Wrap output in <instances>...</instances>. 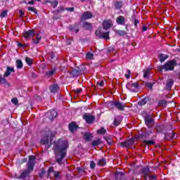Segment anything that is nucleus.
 Instances as JSON below:
<instances>
[{
    "mask_svg": "<svg viewBox=\"0 0 180 180\" xmlns=\"http://www.w3.org/2000/svg\"><path fill=\"white\" fill-rule=\"evenodd\" d=\"M151 134H153V131H148L143 133L144 139H148Z\"/></svg>",
    "mask_w": 180,
    "mask_h": 180,
    "instance_id": "obj_44",
    "label": "nucleus"
},
{
    "mask_svg": "<svg viewBox=\"0 0 180 180\" xmlns=\"http://www.w3.org/2000/svg\"><path fill=\"white\" fill-rule=\"evenodd\" d=\"M98 134H106V129H103V127H101L100 129L97 131Z\"/></svg>",
    "mask_w": 180,
    "mask_h": 180,
    "instance_id": "obj_46",
    "label": "nucleus"
},
{
    "mask_svg": "<svg viewBox=\"0 0 180 180\" xmlns=\"http://www.w3.org/2000/svg\"><path fill=\"white\" fill-rule=\"evenodd\" d=\"M95 35L97 37V39H101V36L102 35V34H101V30H96Z\"/></svg>",
    "mask_w": 180,
    "mask_h": 180,
    "instance_id": "obj_51",
    "label": "nucleus"
},
{
    "mask_svg": "<svg viewBox=\"0 0 180 180\" xmlns=\"http://www.w3.org/2000/svg\"><path fill=\"white\" fill-rule=\"evenodd\" d=\"M173 139H178V136H175V133L172 131H169L165 133V140H173Z\"/></svg>",
    "mask_w": 180,
    "mask_h": 180,
    "instance_id": "obj_12",
    "label": "nucleus"
},
{
    "mask_svg": "<svg viewBox=\"0 0 180 180\" xmlns=\"http://www.w3.org/2000/svg\"><path fill=\"white\" fill-rule=\"evenodd\" d=\"M143 144H146L147 146H154V144H155V141L144 140Z\"/></svg>",
    "mask_w": 180,
    "mask_h": 180,
    "instance_id": "obj_42",
    "label": "nucleus"
},
{
    "mask_svg": "<svg viewBox=\"0 0 180 180\" xmlns=\"http://www.w3.org/2000/svg\"><path fill=\"white\" fill-rule=\"evenodd\" d=\"M57 116H58V112L56 111V110H51V111L46 112V117L48 119H49V120H54Z\"/></svg>",
    "mask_w": 180,
    "mask_h": 180,
    "instance_id": "obj_11",
    "label": "nucleus"
},
{
    "mask_svg": "<svg viewBox=\"0 0 180 180\" xmlns=\"http://www.w3.org/2000/svg\"><path fill=\"white\" fill-rule=\"evenodd\" d=\"M168 103L165 100H160L158 102L159 106H167Z\"/></svg>",
    "mask_w": 180,
    "mask_h": 180,
    "instance_id": "obj_43",
    "label": "nucleus"
},
{
    "mask_svg": "<svg viewBox=\"0 0 180 180\" xmlns=\"http://www.w3.org/2000/svg\"><path fill=\"white\" fill-rule=\"evenodd\" d=\"M28 11H30V12H34V13H35V15H37V9H36L33 7H28Z\"/></svg>",
    "mask_w": 180,
    "mask_h": 180,
    "instance_id": "obj_53",
    "label": "nucleus"
},
{
    "mask_svg": "<svg viewBox=\"0 0 180 180\" xmlns=\"http://www.w3.org/2000/svg\"><path fill=\"white\" fill-rule=\"evenodd\" d=\"M84 139L86 141L89 142L94 139V135L89 132H85L84 134Z\"/></svg>",
    "mask_w": 180,
    "mask_h": 180,
    "instance_id": "obj_21",
    "label": "nucleus"
},
{
    "mask_svg": "<svg viewBox=\"0 0 180 180\" xmlns=\"http://www.w3.org/2000/svg\"><path fill=\"white\" fill-rule=\"evenodd\" d=\"M121 123H122V120H119L117 118H115L114 119L113 124L116 127H117V126L120 125Z\"/></svg>",
    "mask_w": 180,
    "mask_h": 180,
    "instance_id": "obj_41",
    "label": "nucleus"
},
{
    "mask_svg": "<svg viewBox=\"0 0 180 180\" xmlns=\"http://www.w3.org/2000/svg\"><path fill=\"white\" fill-rule=\"evenodd\" d=\"M151 179L155 180V179H157V176H155L154 175L148 176L147 180H151Z\"/></svg>",
    "mask_w": 180,
    "mask_h": 180,
    "instance_id": "obj_61",
    "label": "nucleus"
},
{
    "mask_svg": "<svg viewBox=\"0 0 180 180\" xmlns=\"http://www.w3.org/2000/svg\"><path fill=\"white\" fill-rule=\"evenodd\" d=\"M110 108L111 109H117V110H121V112L124 111V103L120 101H109Z\"/></svg>",
    "mask_w": 180,
    "mask_h": 180,
    "instance_id": "obj_3",
    "label": "nucleus"
},
{
    "mask_svg": "<svg viewBox=\"0 0 180 180\" xmlns=\"http://www.w3.org/2000/svg\"><path fill=\"white\" fill-rule=\"evenodd\" d=\"M104 140H105V141L107 142L108 145L110 147V146H112V144H113V141L108 136H104Z\"/></svg>",
    "mask_w": 180,
    "mask_h": 180,
    "instance_id": "obj_39",
    "label": "nucleus"
},
{
    "mask_svg": "<svg viewBox=\"0 0 180 180\" xmlns=\"http://www.w3.org/2000/svg\"><path fill=\"white\" fill-rule=\"evenodd\" d=\"M101 144H102V140H101V139H97L91 143L92 147H98V146H101Z\"/></svg>",
    "mask_w": 180,
    "mask_h": 180,
    "instance_id": "obj_32",
    "label": "nucleus"
},
{
    "mask_svg": "<svg viewBox=\"0 0 180 180\" xmlns=\"http://www.w3.org/2000/svg\"><path fill=\"white\" fill-rule=\"evenodd\" d=\"M136 139H144V133L143 134H139L136 136Z\"/></svg>",
    "mask_w": 180,
    "mask_h": 180,
    "instance_id": "obj_60",
    "label": "nucleus"
},
{
    "mask_svg": "<svg viewBox=\"0 0 180 180\" xmlns=\"http://www.w3.org/2000/svg\"><path fill=\"white\" fill-rule=\"evenodd\" d=\"M44 174H46V171H44V169H42L41 172L39 174V177L41 179L44 178Z\"/></svg>",
    "mask_w": 180,
    "mask_h": 180,
    "instance_id": "obj_55",
    "label": "nucleus"
},
{
    "mask_svg": "<svg viewBox=\"0 0 180 180\" xmlns=\"http://www.w3.org/2000/svg\"><path fill=\"white\" fill-rule=\"evenodd\" d=\"M114 6L115 9H116L117 11L119 9H122V8L124 6V2H123V1H115L114 2Z\"/></svg>",
    "mask_w": 180,
    "mask_h": 180,
    "instance_id": "obj_17",
    "label": "nucleus"
},
{
    "mask_svg": "<svg viewBox=\"0 0 180 180\" xmlns=\"http://www.w3.org/2000/svg\"><path fill=\"white\" fill-rule=\"evenodd\" d=\"M51 6H53V8H57L58 6V1L57 0L54 1H50Z\"/></svg>",
    "mask_w": 180,
    "mask_h": 180,
    "instance_id": "obj_47",
    "label": "nucleus"
},
{
    "mask_svg": "<svg viewBox=\"0 0 180 180\" xmlns=\"http://www.w3.org/2000/svg\"><path fill=\"white\" fill-rule=\"evenodd\" d=\"M141 174H142V175H143V178L147 180L148 176L151 174V170H150V167H142L141 169Z\"/></svg>",
    "mask_w": 180,
    "mask_h": 180,
    "instance_id": "obj_9",
    "label": "nucleus"
},
{
    "mask_svg": "<svg viewBox=\"0 0 180 180\" xmlns=\"http://www.w3.org/2000/svg\"><path fill=\"white\" fill-rule=\"evenodd\" d=\"M34 162H32V161H28L27 164V169L30 172H32V171H33V169H34Z\"/></svg>",
    "mask_w": 180,
    "mask_h": 180,
    "instance_id": "obj_29",
    "label": "nucleus"
},
{
    "mask_svg": "<svg viewBox=\"0 0 180 180\" xmlns=\"http://www.w3.org/2000/svg\"><path fill=\"white\" fill-rule=\"evenodd\" d=\"M174 85V79H169L167 80L166 83V91H171V89L172 88V86Z\"/></svg>",
    "mask_w": 180,
    "mask_h": 180,
    "instance_id": "obj_19",
    "label": "nucleus"
},
{
    "mask_svg": "<svg viewBox=\"0 0 180 180\" xmlns=\"http://www.w3.org/2000/svg\"><path fill=\"white\" fill-rule=\"evenodd\" d=\"M115 180H127L124 172H116L114 174Z\"/></svg>",
    "mask_w": 180,
    "mask_h": 180,
    "instance_id": "obj_8",
    "label": "nucleus"
},
{
    "mask_svg": "<svg viewBox=\"0 0 180 180\" xmlns=\"http://www.w3.org/2000/svg\"><path fill=\"white\" fill-rule=\"evenodd\" d=\"M78 127V125H77L75 122H71L70 124H69V130L71 133H74V131H75V130H77Z\"/></svg>",
    "mask_w": 180,
    "mask_h": 180,
    "instance_id": "obj_22",
    "label": "nucleus"
},
{
    "mask_svg": "<svg viewBox=\"0 0 180 180\" xmlns=\"http://www.w3.org/2000/svg\"><path fill=\"white\" fill-rule=\"evenodd\" d=\"M144 121L148 127H150V124H151V123H154V119H153L150 115H147L144 117Z\"/></svg>",
    "mask_w": 180,
    "mask_h": 180,
    "instance_id": "obj_16",
    "label": "nucleus"
},
{
    "mask_svg": "<svg viewBox=\"0 0 180 180\" xmlns=\"http://www.w3.org/2000/svg\"><path fill=\"white\" fill-rule=\"evenodd\" d=\"M85 71V66L80 65L77 67V68L73 69L72 71L69 72V74L70 77H72V78L75 77H79V75H81L82 72Z\"/></svg>",
    "mask_w": 180,
    "mask_h": 180,
    "instance_id": "obj_4",
    "label": "nucleus"
},
{
    "mask_svg": "<svg viewBox=\"0 0 180 180\" xmlns=\"http://www.w3.org/2000/svg\"><path fill=\"white\" fill-rule=\"evenodd\" d=\"M150 75V70L148 69L143 70V78H148Z\"/></svg>",
    "mask_w": 180,
    "mask_h": 180,
    "instance_id": "obj_48",
    "label": "nucleus"
},
{
    "mask_svg": "<svg viewBox=\"0 0 180 180\" xmlns=\"http://www.w3.org/2000/svg\"><path fill=\"white\" fill-rule=\"evenodd\" d=\"M130 75H131V71L130 70H128L127 74H125L124 76L126 77V78H127V79H129V78H130Z\"/></svg>",
    "mask_w": 180,
    "mask_h": 180,
    "instance_id": "obj_58",
    "label": "nucleus"
},
{
    "mask_svg": "<svg viewBox=\"0 0 180 180\" xmlns=\"http://www.w3.org/2000/svg\"><path fill=\"white\" fill-rule=\"evenodd\" d=\"M97 165L98 167H105L106 165V159L105 158L99 159L97 162Z\"/></svg>",
    "mask_w": 180,
    "mask_h": 180,
    "instance_id": "obj_30",
    "label": "nucleus"
},
{
    "mask_svg": "<svg viewBox=\"0 0 180 180\" xmlns=\"http://www.w3.org/2000/svg\"><path fill=\"white\" fill-rule=\"evenodd\" d=\"M50 136L49 135H46L40 141V144L42 146H46L49 144V139Z\"/></svg>",
    "mask_w": 180,
    "mask_h": 180,
    "instance_id": "obj_28",
    "label": "nucleus"
},
{
    "mask_svg": "<svg viewBox=\"0 0 180 180\" xmlns=\"http://www.w3.org/2000/svg\"><path fill=\"white\" fill-rule=\"evenodd\" d=\"M138 103L140 106H144L146 103H151V97L147 96L143 99L139 101Z\"/></svg>",
    "mask_w": 180,
    "mask_h": 180,
    "instance_id": "obj_14",
    "label": "nucleus"
},
{
    "mask_svg": "<svg viewBox=\"0 0 180 180\" xmlns=\"http://www.w3.org/2000/svg\"><path fill=\"white\" fill-rule=\"evenodd\" d=\"M95 167H96V164H95V162L91 161V162H90V168L91 169H94Z\"/></svg>",
    "mask_w": 180,
    "mask_h": 180,
    "instance_id": "obj_57",
    "label": "nucleus"
},
{
    "mask_svg": "<svg viewBox=\"0 0 180 180\" xmlns=\"http://www.w3.org/2000/svg\"><path fill=\"white\" fill-rule=\"evenodd\" d=\"M131 22H132V23H134L135 28H137V25H139L140 23L139 20H137L136 15H134V14H133L131 17Z\"/></svg>",
    "mask_w": 180,
    "mask_h": 180,
    "instance_id": "obj_27",
    "label": "nucleus"
},
{
    "mask_svg": "<svg viewBox=\"0 0 180 180\" xmlns=\"http://www.w3.org/2000/svg\"><path fill=\"white\" fill-rule=\"evenodd\" d=\"M82 27L85 29V30H92L94 27L92 26V23H90L89 22L84 21L82 24Z\"/></svg>",
    "mask_w": 180,
    "mask_h": 180,
    "instance_id": "obj_20",
    "label": "nucleus"
},
{
    "mask_svg": "<svg viewBox=\"0 0 180 180\" xmlns=\"http://www.w3.org/2000/svg\"><path fill=\"white\" fill-rule=\"evenodd\" d=\"M167 58H168V55H164L163 53H160L159 55V59L160 63H164V61H165Z\"/></svg>",
    "mask_w": 180,
    "mask_h": 180,
    "instance_id": "obj_37",
    "label": "nucleus"
},
{
    "mask_svg": "<svg viewBox=\"0 0 180 180\" xmlns=\"http://www.w3.org/2000/svg\"><path fill=\"white\" fill-rule=\"evenodd\" d=\"M69 146L67 141L61 139L54 143L55 159L58 164L61 165L63 160L67 157V150H68Z\"/></svg>",
    "mask_w": 180,
    "mask_h": 180,
    "instance_id": "obj_1",
    "label": "nucleus"
},
{
    "mask_svg": "<svg viewBox=\"0 0 180 180\" xmlns=\"http://www.w3.org/2000/svg\"><path fill=\"white\" fill-rule=\"evenodd\" d=\"M86 60H94V53H92V52H88L86 54Z\"/></svg>",
    "mask_w": 180,
    "mask_h": 180,
    "instance_id": "obj_40",
    "label": "nucleus"
},
{
    "mask_svg": "<svg viewBox=\"0 0 180 180\" xmlns=\"http://www.w3.org/2000/svg\"><path fill=\"white\" fill-rule=\"evenodd\" d=\"M8 16V11H3L0 14V18H5Z\"/></svg>",
    "mask_w": 180,
    "mask_h": 180,
    "instance_id": "obj_50",
    "label": "nucleus"
},
{
    "mask_svg": "<svg viewBox=\"0 0 180 180\" xmlns=\"http://www.w3.org/2000/svg\"><path fill=\"white\" fill-rule=\"evenodd\" d=\"M75 92V94H81V92H82V89H76Z\"/></svg>",
    "mask_w": 180,
    "mask_h": 180,
    "instance_id": "obj_64",
    "label": "nucleus"
},
{
    "mask_svg": "<svg viewBox=\"0 0 180 180\" xmlns=\"http://www.w3.org/2000/svg\"><path fill=\"white\" fill-rule=\"evenodd\" d=\"M70 31L72 33H78L79 32V25L78 23H75L72 25L69 26Z\"/></svg>",
    "mask_w": 180,
    "mask_h": 180,
    "instance_id": "obj_15",
    "label": "nucleus"
},
{
    "mask_svg": "<svg viewBox=\"0 0 180 180\" xmlns=\"http://www.w3.org/2000/svg\"><path fill=\"white\" fill-rule=\"evenodd\" d=\"M131 86H133L134 88L137 89V88H139V84L138 82H134V83L131 84Z\"/></svg>",
    "mask_w": 180,
    "mask_h": 180,
    "instance_id": "obj_59",
    "label": "nucleus"
},
{
    "mask_svg": "<svg viewBox=\"0 0 180 180\" xmlns=\"http://www.w3.org/2000/svg\"><path fill=\"white\" fill-rule=\"evenodd\" d=\"M115 32L118 34V36H126V34H127L126 31L122 30H115Z\"/></svg>",
    "mask_w": 180,
    "mask_h": 180,
    "instance_id": "obj_36",
    "label": "nucleus"
},
{
    "mask_svg": "<svg viewBox=\"0 0 180 180\" xmlns=\"http://www.w3.org/2000/svg\"><path fill=\"white\" fill-rule=\"evenodd\" d=\"M11 102L13 105H18L19 103V100H18L17 98H13L11 99Z\"/></svg>",
    "mask_w": 180,
    "mask_h": 180,
    "instance_id": "obj_54",
    "label": "nucleus"
},
{
    "mask_svg": "<svg viewBox=\"0 0 180 180\" xmlns=\"http://www.w3.org/2000/svg\"><path fill=\"white\" fill-rule=\"evenodd\" d=\"M83 120H85L86 123H87L88 124H92V123L95 122V115L84 113L83 115Z\"/></svg>",
    "mask_w": 180,
    "mask_h": 180,
    "instance_id": "obj_6",
    "label": "nucleus"
},
{
    "mask_svg": "<svg viewBox=\"0 0 180 180\" xmlns=\"http://www.w3.org/2000/svg\"><path fill=\"white\" fill-rule=\"evenodd\" d=\"M165 129V127L164 125L156 126V130L158 133H162V134H164Z\"/></svg>",
    "mask_w": 180,
    "mask_h": 180,
    "instance_id": "obj_34",
    "label": "nucleus"
},
{
    "mask_svg": "<svg viewBox=\"0 0 180 180\" xmlns=\"http://www.w3.org/2000/svg\"><path fill=\"white\" fill-rule=\"evenodd\" d=\"M96 84L98 85V86H103V85H105V82L103 81H101L100 82H97Z\"/></svg>",
    "mask_w": 180,
    "mask_h": 180,
    "instance_id": "obj_62",
    "label": "nucleus"
},
{
    "mask_svg": "<svg viewBox=\"0 0 180 180\" xmlns=\"http://www.w3.org/2000/svg\"><path fill=\"white\" fill-rule=\"evenodd\" d=\"M40 40H41V36L40 34L37 35V43H40Z\"/></svg>",
    "mask_w": 180,
    "mask_h": 180,
    "instance_id": "obj_63",
    "label": "nucleus"
},
{
    "mask_svg": "<svg viewBox=\"0 0 180 180\" xmlns=\"http://www.w3.org/2000/svg\"><path fill=\"white\" fill-rule=\"evenodd\" d=\"M53 176H55L56 179H60V172L57 171L53 172Z\"/></svg>",
    "mask_w": 180,
    "mask_h": 180,
    "instance_id": "obj_52",
    "label": "nucleus"
},
{
    "mask_svg": "<svg viewBox=\"0 0 180 180\" xmlns=\"http://www.w3.org/2000/svg\"><path fill=\"white\" fill-rule=\"evenodd\" d=\"M57 71V68H54L53 69L46 72L45 73L46 77H47V78H51V77H53V75H54V74H56Z\"/></svg>",
    "mask_w": 180,
    "mask_h": 180,
    "instance_id": "obj_26",
    "label": "nucleus"
},
{
    "mask_svg": "<svg viewBox=\"0 0 180 180\" xmlns=\"http://www.w3.org/2000/svg\"><path fill=\"white\" fill-rule=\"evenodd\" d=\"M112 27V24L109 21H104L103 22V29L104 30H108Z\"/></svg>",
    "mask_w": 180,
    "mask_h": 180,
    "instance_id": "obj_31",
    "label": "nucleus"
},
{
    "mask_svg": "<svg viewBox=\"0 0 180 180\" xmlns=\"http://www.w3.org/2000/svg\"><path fill=\"white\" fill-rule=\"evenodd\" d=\"M178 65V63L176 59L168 60L165 64L162 65L158 67V70L160 72H162L164 70L165 72H168L169 71H174L175 67Z\"/></svg>",
    "mask_w": 180,
    "mask_h": 180,
    "instance_id": "obj_2",
    "label": "nucleus"
},
{
    "mask_svg": "<svg viewBox=\"0 0 180 180\" xmlns=\"http://www.w3.org/2000/svg\"><path fill=\"white\" fill-rule=\"evenodd\" d=\"M25 63L27 64V65H29L30 67L31 65H33V59H32L29 57H26Z\"/></svg>",
    "mask_w": 180,
    "mask_h": 180,
    "instance_id": "obj_38",
    "label": "nucleus"
},
{
    "mask_svg": "<svg viewBox=\"0 0 180 180\" xmlns=\"http://www.w3.org/2000/svg\"><path fill=\"white\" fill-rule=\"evenodd\" d=\"M22 36L25 39V40L32 39V37H33L34 36V30H30L28 31H24L22 33Z\"/></svg>",
    "mask_w": 180,
    "mask_h": 180,
    "instance_id": "obj_10",
    "label": "nucleus"
},
{
    "mask_svg": "<svg viewBox=\"0 0 180 180\" xmlns=\"http://www.w3.org/2000/svg\"><path fill=\"white\" fill-rule=\"evenodd\" d=\"M15 63L18 70H22V68H23V62H22V60L18 59L15 61Z\"/></svg>",
    "mask_w": 180,
    "mask_h": 180,
    "instance_id": "obj_35",
    "label": "nucleus"
},
{
    "mask_svg": "<svg viewBox=\"0 0 180 180\" xmlns=\"http://www.w3.org/2000/svg\"><path fill=\"white\" fill-rule=\"evenodd\" d=\"M94 18V14L91 11H85L83 13L80 17V20L84 22V20H89V19H92Z\"/></svg>",
    "mask_w": 180,
    "mask_h": 180,
    "instance_id": "obj_7",
    "label": "nucleus"
},
{
    "mask_svg": "<svg viewBox=\"0 0 180 180\" xmlns=\"http://www.w3.org/2000/svg\"><path fill=\"white\" fill-rule=\"evenodd\" d=\"M35 160H36V156H34V155L29 156V161H31V162H34Z\"/></svg>",
    "mask_w": 180,
    "mask_h": 180,
    "instance_id": "obj_56",
    "label": "nucleus"
},
{
    "mask_svg": "<svg viewBox=\"0 0 180 180\" xmlns=\"http://www.w3.org/2000/svg\"><path fill=\"white\" fill-rule=\"evenodd\" d=\"M126 22V18H124V16L122 15H120L116 19V22L117 23V25H124V22Z\"/></svg>",
    "mask_w": 180,
    "mask_h": 180,
    "instance_id": "obj_23",
    "label": "nucleus"
},
{
    "mask_svg": "<svg viewBox=\"0 0 180 180\" xmlns=\"http://www.w3.org/2000/svg\"><path fill=\"white\" fill-rule=\"evenodd\" d=\"M0 84H3L4 86H11V84L8 82V80L5 79V77H2V75H0Z\"/></svg>",
    "mask_w": 180,
    "mask_h": 180,
    "instance_id": "obj_24",
    "label": "nucleus"
},
{
    "mask_svg": "<svg viewBox=\"0 0 180 180\" xmlns=\"http://www.w3.org/2000/svg\"><path fill=\"white\" fill-rule=\"evenodd\" d=\"M30 171L29 169L24 170L20 175L18 177V179H26V178H30Z\"/></svg>",
    "mask_w": 180,
    "mask_h": 180,
    "instance_id": "obj_13",
    "label": "nucleus"
},
{
    "mask_svg": "<svg viewBox=\"0 0 180 180\" xmlns=\"http://www.w3.org/2000/svg\"><path fill=\"white\" fill-rule=\"evenodd\" d=\"M58 88V84H53L49 87V91L51 94H57Z\"/></svg>",
    "mask_w": 180,
    "mask_h": 180,
    "instance_id": "obj_25",
    "label": "nucleus"
},
{
    "mask_svg": "<svg viewBox=\"0 0 180 180\" xmlns=\"http://www.w3.org/2000/svg\"><path fill=\"white\" fill-rule=\"evenodd\" d=\"M145 86H146V88H148L149 89H153V86H154V83H153V82H146L145 83Z\"/></svg>",
    "mask_w": 180,
    "mask_h": 180,
    "instance_id": "obj_45",
    "label": "nucleus"
},
{
    "mask_svg": "<svg viewBox=\"0 0 180 180\" xmlns=\"http://www.w3.org/2000/svg\"><path fill=\"white\" fill-rule=\"evenodd\" d=\"M110 34V32L109 31L104 32L101 34V36H100V39H105V40H110V37L109 36Z\"/></svg>",
    "mask_w": 180,
    "mask_h": 180,
    "instance_id": "obj_33",
    "label": "nucleus"
},
{
    "mask_svg": "<svg viewBox=\"0 0 180 180\" xmlns=\"http://www.w3.org/2000/svg\"><path fill=\"white\" fill-rule=\"evenodd\" d=\"M54 167H50L48 169V178H50V174H51V172H54Z\"/></svg>",
    "mask_w": 180,
    "mask_h": 180,
    "instance_id": "obj_49",
    "label": "nucleus"
},
{
    "mask_svg": "<svg viewBox=\"0 0 180 180\" xmlns=\"http://www.w3.org/2000/svg\"><path fill=\"white\" fill-rule=\"evenodd\" d=\"M119 144L120 147H122V148H130V147L134 144V139H127L124 142H120Z\"/></svg>",
    "mask_w": 180,
    "mask_h": 180,
    "instance_id": "obj_5",
    "label": "nucleus"
},
{
    "mask_svg": "<svg viewBox=\"0 0 180 180\" xmlns=\"http://www.w3.org/2000/svg\"><path fill=\"white\" fill-rule=\"evenodd\" d=\"M12 72H15V68H11L9 66H8L6 68V70L4 74V77H9V75H11V74H12Z\"/></svg>",
    "mask_w": 180,
    "mask_h": 180,
    "instance_id": "obj_18",
    "label": "nucleus"
}]
</instances>
